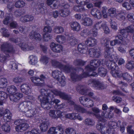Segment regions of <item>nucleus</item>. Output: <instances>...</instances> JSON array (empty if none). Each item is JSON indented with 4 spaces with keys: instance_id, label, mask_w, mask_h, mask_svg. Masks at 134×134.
<instances>
[{
    "instance_id": "1",
    "label": "nucleus",
    "mask_w": 134,
    "mask_h": 134,
    "mask_svg": "<svg viewBox=\"0 0 134 134\" xmlns=\"http://www.w3.org/2000/svg\"><path fill=\"white\" fill-rule=\"evenodd\" d=\"M102 61L103 60L102 59L91 60L90 62V65H89L85 67V70H86L85 72L79 76L75 74V72L74 74H73L72 73L71 75V80L74 81H76L88 76L97 77L98 74L93 71L96 69V68L99 66Z\"/></svg>"
},
{
    "instance_id": "2",
    "label": "nucleus",
    "mask_w": 134,
    "mask_h": 134,
    "mask_svg": "<svg viewBox=\"0 0 134 134\" xmlns=\"http://www.w3.org/2000/svg\"><path fill=\"white\" fill-rule=\"evenodd\" d=\"M40 92L41 94L38 98L41 102L42 107L45 109H50L52 107V103L49 102V99L53 97L52 94L44 89H42Z\"/></svg>"
},
{
    "instance_id": "3",
    "label": "nucleus",
    "mask_w": 134,
    "mask_h": 134,
    "mask_svg": "<svg viewBox=\"0 0 134 134\" xmlns=\"http://www.w3.org/2000/svg\"><path fill=\"white\" fill-rule=\"evenodd\" d=\"M101 43L102 44H104L105 48V49L104 56L105 57L109 58L111 60L115 59L117 60L118 57V55L115 53H112L114 51L113 48L109 47V41L105 38H104L101 40Z\"/></svg>"
},
{
    "instance_id": "4",
    "label": "nucleus",
    "mask_w": 134,
    "mask_h": 134,
    "mask_svg": "<svg viewBox=\"0 0 134 134\" xmlns=\"http://www.w3.org/2000/svg\"><path fill=\"white\" fill-rule=\"evenodd\" d=\"M52 63L53 67L59 68L60 70L63 71L65 73H68L71 72V75L72 73L73 74H74L76 71L75 69H73L71 65H64L61 63L56 60H52Z\"/></svg>"
},
{
    "instance_id": "5",
    "label": "nucleus",
    "mask_w": 134,
    "mask_h": 134,
    "mask_svg": "<svg viewBox=\"0 0 134 134\" xmlns=\"http://www.w3.org/2000/svg\"><path fill=\"white\" fill-rule=\"evenodd\" d=\"M52 75L53 78L59 82L60 85L62 86H63L65 85V77L61 71L58 70H56L52 71Z\"/></svg>"
},
{
    "instance_id": "6",
    "label": "nucleus",
    "mask_w": 134,
    "mask_h": 134,
    "mask_svg": "<svg viewBox=\"0 0 134 134\" xmlns=\"http://www.w3.org/2000/svg\"><path fill=\"white\" fill-rule=\"evenodd\" d=\"M91 83L93 86L99 90H103L106 88V86L103 82L97 79H91L89 80V83Z\"/></svg>"
},
{
    "instance_id": "7",
    "label": "nucleus",
    "mask_w": 134,
    "mask_h": 134,
    "mask_svg": "<svg viewBox=\"0 0 134 134\" xmlns=\"http://www.w3.org/2000/svg\"><path fill=\"white\" fill-rule=\"evenodd\" d=\"M23 119H19L15 121L14 123L15 125H18L15 127V130L17 132H22L27 129L29 127L28 124L26 123H23L21 122Z\"/></svg>"
},
{
    "instance_id": "8",
    "label": "nucleus",
    "mask_w": 134,
    "mask_h": 134,
    "mask_svg": "<svg viewBox=\"0 0 134 134\" xmlns=\"http://www.w3.org/2000/svg\"><path fill=\"white\" fill-rule=\"evenodd\" d=\"M95 116L98 121H103L105 118H112L114 116V114L111 111H109V112L103 111L102 112L101 115L100 114H96Z\"/></svg>"
},
{
    "instance_id": "9",
    "label": "nucleus",
    "mask_w": 134,
    "mask_h": 134,
    "mask_svg": "<svg viewBox=\"0 0 134 134\" xmlns=\"http://www.w3.org/2000/svg\"><path fill=\"white\" fill-rule=\"evenodd\" d=\"M96 127L102 134H114L113 130L111 132V129L106 127L101 123L98 122L96 125Z\"/></svg>"
},
{
    "instance_id": "10",
    "label": "nucleus",
    "mask_w": 134,
    "mask_h": 134,
    "mask_svg": "<svg viewBox=\"0 0 134 134\" xmlns=\"http://www.w3.org/2000/svg\"><path fill=\"white\" fill-rule=\"evenodd\" d=\"M120 32L124 38H127L129 35V33L134 32V25H131L126 27L124 29L120 30Z\"/></svg>"
},
{
    "instance_id": "11",
    "label": "nucleus",
    "mask_w": 134,
    "mask_h": 134,
    "mask_svg": "<svg viewBox=\"0 0 134 134\" xmlns=\"http://www.w3.org/2000/svg\"><path fill=\"white\" fill-rule=\"evenodd\" d=\"M63 132L62 126L60 125L51 127L48 131V134H62Z\"/></svg>"
},
{
    "instance_id": "12",
    "label": "nucleus",
    "mask_w": 134,
    "mask_h": 134,
    "mask_svg": "<svg viewBox=\"0 0 134 134\" xmlns=\"http://www.w3.org/2000/svg\"><path fill=\"white\" fill-rule=\"evenodd\" d=\"M1 49L5 53H14L15 50L10 44L8 42L4 43L1 46Z\"/></svg>"
},
{
    "instance_id": "13",
    "label": "nucleus",
    "mask_w": 134,
    "mask_h": 134,
    "mask_svg": "<svg viewBox=\"0 0 134 134\" xmlns=\"http://www.w3.org/2000/svg\"><path fill=\"white\" fill-rule=\"evenodd\" d=\"M49 114L50 116L52 118H57L63 117L64 112L57 110H51Z\"/></svg>"
},
{
    "instance_id": "14",
    "label": "nucleus",
    "mask_w": 134,
    "mask_h": 134,
    "mask_svg": "<svg viewBox=\"0 0 134 134\" xmlns=\"http://www.w3.org/2000/svg\"><path fill=\"white\" fill-rule=\"evenodd\" d=\"M52 31L50 26H45L43 29V31L45 33L43 35L44 40L47 41L52 38V36L49 34L51 33Z\"/></svg>"
},
{
    "instance_id": "15",
    "label": "nucleus",
    "mask_w": 134,
    "mask_h": 134,
    "mask_svg": "<svg viewBox=\"0 0 134 134\" xmlns=\"http://www.w3.org/2000/svg\"><path fill=\"white\" fill-rule=\"evenodd\" d=\"M50 46L51 50L54 52L59 53L63 51V47L60 44L52 42L51 43Z\"/></svg>"
},
{
    "instance_id": "16",
    "label": "nucleus",
    "mask_w": 134,
    "mask_h": 134,
    "mask_svg": "<svg viewBox=\"0 0 134 134\" xmlns=\"http://www.w3.org/2000/svg\"><path fill=\"white\" fill-rule=\"evenodd\" d=\"M118 58L117 60L114 59L113 60H110L109 58L105 57L107 60L106 61V64L107 67L109 69H110L111 70L115 69H118V67L116 66V65L115 63L113 62V61L115 60L117 62L119 58V56L118 55Z\"/></svg>"
},
{
    "instance_id": "17",
    "label": "nucleus",
    "mask_w": 134,
    "mask_h": 134,
    "mask_svg": "<svg viewBox=\"0 0 134 134\" xmlns=\"http://www.w3.org/2000/svg\"><path fill=\"white\" fill-rule=\"evenodd\" d=\"M31 104L25 101L20 103L18 106L19 110L21 112H24L31 108Z\"/></svg>"
},
{
    "instance_id": "18",
    "label": "nucleus",
    "mask_w": 134,
    "mask_h": 134,
    "mask_svg": "<svg viewBox=\"0 0 134 134\" xmlns=\"http://www.w3.org/2000/svg\"><path fill=\"white\" fill-rule=\"evenodd\" d=\"M89 54L91 57L98 58L101 55L100 50L99 49L91 48L89 50Z\"/></svg>"
},
{
    "instance_id": "19",
    "label": "nucleus",
    "mask_w": 134,
    "mask_h": 134,
    "mask_svg": "<svg viewBox=\"0 0 134 134\" xmlns=\"http://www.w3.org/2000/svg\"><path fill=\"white\" fill-rule=\"evenodd\" d=\"M23 96V95L21 93L19 92H15L13 94L10 95L9 98L11 101L16 102L18 101Z\"/></svg>"
},
{
    "instance_id": "20",
    "label": "nucleus",
    "mask_w": 134,
    "mask_h": 134,
    "mask_svg": "<svg viewBox=\"0 0 134 134\" xmlns=\"http://www.w3.org/2000/svg\"><path fill=\"white\" fill-rule=\"evenodd\" d=\"M30 79L35 85L42 86L44 85V82L38 77H31Z\"/></svg>"
},
{
    "instance_id": "21",
    "label": "nucleus",
    "mask_w": 134,
    "mask_h": 134,
    "mask_svg": "<svg viewBox=\"0 0 134 134\" xmlns=\"http://www.w3.org/2000/svg\"><path fill=\"white\" fill-rule=\"evenodd\" d=\"M12 114L10 110L6 109L5 110V114L3 116V119L5 122H9L11 121Z\"/></svg>"
},
{
    "instance_id": "22",
    "label": "nucleus",
    "mask_w": 134,
    "mask_h": 134,
    "mask_svg": "<svg viewBox=\"0 0 134 134\" xmlns=\"http://www.w3.org/2000/svg\"><path fill=\"white\" fill-rule=\"evenodd\" d=\"M59 96L63 99L68 100V103L71 105L74 104V102L70 99L71 97L70 95H68L65 93L61 92Z\"/></svg>"
},
{
    "instance_id": "23",
    "label": "nucleus",
    "mask_w": 134,
    "mask_h": 134,
    "mask_svg": "<svg viewBox=\"0 0 134 134\" xmlns=\"http://www.w3.org/2000/svg\"><path fill=\"white\" fill-rule=\"evenodd\" d=\"M123 40V38L122 36L118 35L115 37V40L110 41V45L111 46H113L117 44H119L122 42Z\"/></svg>"
},
{
    "instance_id": "24",
    "label": "nucleus",
    "mask_w": 134,
    "mask_h": 134,
    "mask_svg": "<svg viewBox=\"0 0 134 134\" xmlns=\"http://www.w3.org/2000/svg\"><path fill=\"white\" fill-rule=\"evenodd\" d=\"M29 37L31 39L38 40H40L42 38L41 35L39 33L34 31H32L30 33Z\"/></svg>"
},
{
    "instance_id": "25",
    "label": "nucleus",
    "mask_w": 134,
    "mask_h": 134,
    "mask_svg": "<svg viewBox=\"0 0 134 134\" xmlns=\"http://www.w3.org/2000/svg\"><path fill=\"white\" fill-rule=\"evenodd\" d=\"M91 14L94 17L98 19H100L102 17L100 10L96 9H92L91 11Z\"/></svg>"
},
{
    "instance_id": "26",
    "label": "nucleus",
    "mask_w": 134,
    "mask_h": 134,
    "mask_svg": "<svg viewBox=\"0 0 134 134\" xmlns=\"http://www.w3.org/2000/svg\"><path fill=\"white\" fill-rule=\"evenodd\" d=\"M21 91L27 95L31 92V88L29 85L27 84H22L20 87Z\"/></svg>"
},
{
    "instance_id": "27",
    "label": "nucleus",
    "mask_w": 134,
    "mask_h": 134,
    "mask_svg": "<svg viewBox=\"0 0 134 134\" xmlns=\"http://www.w3.org/2000/svg\"><path fill=\"white\" fill-rule=\"evenodd\" d=\"M74 107V109L77 112H81L82 113H87L88 114H92L93 113L91 111H87V110L84 108H82L79 105H76L74 102V104L72 105Z\"/></svg>"
},
{
    "instance_id": "28",
    "label": "nucleus",
    "mask_w": 134,
    "mask_h": 134,
    "mask_svg": "<svg viewBox=\"0 0 134 134\" xmlns=\"http://www.w3.org/2000/svg\"><path fill=\"white\" fill-rule=\"evenodd\" d=\"M70 25L71 29L74 31H78L80 30V25L77 22H71L70 23Z\"/></svg>"
},
{
    "instance_id": "29",
    "label": "nucleus",
    "mask_w": 134,
    "mask_h": 134,
    "mask_svg": "<svg viewBox=\"0 0 134 134\" xmlns=\"http://www.w3.org/2000/svg\"><path fill=\"white\" fill-rule=\"evenodd\" d=\"M82 24L86 26H90L93 24L92 20L88 17L85 18H82Z\"/></svg>"
},
{
    "instance_id": "30",
    "label": "nucleus",
    "mask_w": 134,
    "mask_h": 134,
    "mask_svg": "<svg viewBox=\"0 0 134 134\" xmlns=\"http://www.w3.org/2000/svg\"><path fill=\"white\" fill-rule=\"evenodd\" d=\"M97 43V41L95 39L90 37L88 38L85 41V43L88 46H93Z\"/></svg>"
},
{
    "instance_id": "31",
    "label": "nucleus",
    "mask_w": 134,
    "mask_h": 134,
    "mask_svg": "<svg viewBox=\"0 0 134 134\" xmlns=\"http://www.w3.org/2000/svg\"><path fill=\"white\" fill-rule=\"evenodd\" d=\"M34 19L33 16L31 15H27L21 17L20 20L22 22L25 23L32 21Z\"/></svg>"
},
{
    "instance_id": "32",
    "label": "nucleus",
    "mask_w": 134,
    "mask_h": 134,
    "mask_svg": "<svg viewBox=\"0 0 134 134\" xmlns=\"http://www.w3.org/2000/svg\"><path fill=\"white\" fill-rule=\"evenodd\" d=\"M36 109H31V107L29 109L27 110L25 112L26 116L28 117H31L33 116L37 113Z\"/></svg>"
},
{
    "instance_id": "33",
    "label": "nucleus",
    "mask_w": 134,
    "mask_h": 134,
    "mask_svg": "<svg viewBox=\"0 0 134 134\" xmlns=\"http://www.w3.org/2000/svg\"><path fill=\"white\" fill-rule=\"evenodd\" d=\"M49 124V122L46 120L42 122L40 125L41 131L43 132L46 131L47 130Z\"/></svg>"
},
{
    "instance_id": "34",
    "label": "nucleus",
    "mask_w": 134,
    "mask_h": 134,
    "mask_svg": "<svg viewBox=\"0 0 134 134\" xmlns=\"http://www.w3.org/2000/svg\"><path fill=\"white\" fill-rule=\"evenodd\" d=\"M17 90L16 87L14 85L8 86L7 88V92L10 95L14 94Z\"/></svg>"
},
{
    "instance_id": "35",
    "label": "nucleus",
    "mask_w": 134,
    "mask_h": 134,
    "mask_svg": "<svg viewBox=\"0 0 134 134\" xmlns=\"http://www.w3.org/2000/svg\"><path fill=\"white\" fill-rule=\"evenodd\" d=\"M10 40L16 44L18 45L22 49V47L24 44V42L21 38H11Z\"/></svg>"
},
{
    "instance_id": "36",
    "label": "nucleus",
    "mask_w": 134,
    "mask_h": 134,
    "mask_svg": "<svg viewBox=\"0 0 134 134\" xmlns=\"http://www.w3.org/2000/svg\"><path fill=\"white\" fill-rule=\"evenodd\" d=\"M70 13V10L68 9H63L59 11V14L62 17H65L69 15Z\"/></svg>"
},
{
    "instance_id": "37",
    "label": "nucleus",
    "mask_w": 134,
    "mask_h": 134,
    "mask_svg": "<svg viewBox=\"0 0 134 134\" xmlns=\"http://www.w3.org/2000/svg\"><path fill=\"white\" fill-rule=\"evenodd\" d=\"M34 48L33 46L31 43H25L22 47V49L24 51L32 50Z\"/></svg>"
},
{
    "instance_id": "38",
    "label": "nucleus",
    "mask_w": 134,
    "mask_h": 134,
    "mask_svg": "<svg viewBox=\"0 0 134 134\" xmlns=\"http://www.w3.org/2000/svg\"><path fill=\"white\" fill-rule=\"evenodd\" d=\"M126 13L123 11L121 12L120 13L116 14L115 17L116 19L120 20H124L126 18L125 15Z\"/></svg>"
},
{
    "instance_id": "39",
    "label": "nucleus",
    "mask_w": 134,
    "mask_h": 134,
    "mask_svg": "<svg viewBox=\"0 0 134 134\" xmlns=\"http://www.w3.org/2000/svg\"><path fill=\"white\" fill-rule=\"evenodd\" d=\"M7 80L4 78L0 79V88H5L8 84Z\"/></svg>"
},
{
    "instance_id": "40",
    "label": "nucleus",
    "mask_w": 134,
    "mask_h": 134,
    "mask_svg": "<svg viewBox=\"0 0 134 134\" xmlns=\"http://www.w3.org/2000/svg\"><path fill=\"white\" fill-rule=\"evenodd\" d=\"M85 46L84 43H81L78 45V50L80 53H85L87 52V49H85Z\"/></svg>"
},
{
    "instance_id": "41",
    "label": "nucleus",
    "mask_w": 134,
    "mask_h": 134,
    "mask_svg": "<svg viewBox=\"0 0 134 134\" xmlns=\"http://www.w3.org/2000/svg\"><path fill=\"white\" fill-rule=\"evenodd\" d=\"M110 73L113 76L115 77H121V72L118 70V69L111 70Z\"/></svg>"
},
{
    "instance_id": "42",
    "label": "nucleus",
    "mask_w": 134,
    "mask_h": 134,
    "mask_svg": "<svg viewBox=\"0 0 134 134\" xmlns=\"http://www.w3.org/2000/svg\"><path fill=\"white\" fill-rule=\"evenodd\" d=\"M116 10L115 8H111L109 9L108 10V13L109 16L111 17L116 16Z\"/></svg>"
},
{
    "instance_id": "43",
    "label": "nucleus",
    "mask_w": 134,
    "mask_h": 134,
    "mask_svg": "<svg viewBox=\"0 0 134 134\" xmlns=\"http://www.w3.org/2000/svg\"><path fill=\"white\" fill-rule=\"evenodd\" d=\"M107 71L103 68H100L98 70V73L99 75L102 77H104L106 75Z\"/></svg>"
},
{
    "instance_id": "44",
    "label": "nucleus",
    "mask_w": 134,
    "mask_h": 134,
    "mask_svg": "<svg viewBox=\"0 0 134 134\" xmlns=\"http://www.w3.org/2000/svg\"><path fill=\"white\" fill-rule=\"evenodd\" d=\"M25 102L30 103L31 107L32 103L35 100V98L32 95L27 96L25 97Z\"/></svg>"
},
{
    "instance_id": "45",
    "label": "nucleus",
    "mask_w": 134,
    "mask_h": 134,
    "mask_svg": "<svg viewBox=\"0 0 134 134\" xmlns=\"http://www.w3.org/2000/svg\"><path fill=\"white\" fill-rule=\"evenodd\" d=\"M12 15L6 14L3 20V23L5 25L8 24L12 20Z\"/></svg>"
},
{
    "instance_id": "46",
    "label": "nucleus",
    "mask_w": 134,
    "mask_h": 134,
    "mask_svg": "<svg viewBox=\"0 0 134 134\" xmlns=\"http://www.w3.org/2000/svg\"><path fill=\"white\" fill-rule=\"evenodd\" d=\"M121 77H122L123 79L127 81H130L132 79V77L130 74L127 73H122L121 72Z\"/></svg>"
},
{
    "instance_id": "47",
    "label": "nucleus",
    "mask_w": 134,
    "mask_h": 134,
    "mask_svg": "<svg viewBox=\"0 0 134 134\" xmlns=\"http://www.w3.org/2000/svg\"><path fill=\"white\" fill-rule=\"evenodd\" d=\"M25 3L23 1L19 0L16 2L15 4V7L18 8H21L25 6Z\"/></svg>"
},
{
    "instance_id": "48",
    "label": "nucleus",
    "mask_w": 134,
    "mask_h": 134,
    "mask_svg": "<svg viewBox=\"0 0 134 134\" xmlns=\"http://www.w3.org/2000/svg\"><path fill=\"white\" fill-rule=\"evenodd\" d=\"M1 128L3 131L6 132H9L10 129V125L7 123L3 124L1 126Z\"/></svg>"
},
{
    "instance_id": "49",
    "label": "nucleus",
    "mask_w": 134,
    "mask_h": 134,
    "mask_svg": "<svg viewBox=\"0 0 134 134\" xmlns=\"http://www.w3.org/2000/svg\"><path fill=\"white\" fill-rule=\"evenodd\" d=\"M30 60L29 63L32 65H35L37 62V58L35 55H30L29 57Z\"/></svg>"
},
{
    "instance_id": "50",
    "label": "nucleus",
    "mask_w": 134,
    "mask_h": 134,
    "mask_svg": "<svg viewBox=\"0 0 134 134\" xmlns=\"http://www.w3.org/2000/svg\"><path fill=\"white\" fill-rule=\"evenodd\" d=\"M15 0H10L9 2L8 3L7 8L9 12L12 11L14 8V3Z\"/></svg>"
},
{
    "instance_id": "51",
    "label": "nucleus",
    "mask_w": 134,
    "mask_h": 134,
    "mask_svg": "<svg viewBox=\"0 0 134 134\" xmlns=\"http://www.w3.org/2000/svg\"><path fill=\"white\" fill-rule=\"evenodd\" d=\"M56 41L59 43H62L65 42L66 39L64 36L62 35H58L56 38Z\"/></svg>"
},
{
    "instance_id": "52",
    "label": "nucleus",
    "mask_w": 134,
    "mask_h": 134,
    "mask_svg": "<svg viewBox=\"0 0 134 134\" xmlns=\"http://www.w3.org/2000/svg\"><path fill=\"white\" fill-rule=\"evenodd\" d=\"M77 113H72L64 114L63 117L65 116L66 118L70 119L71 120H75L76 118V115Z\"/></svg>"
},
{
    "instance_id": "53",
    "label": "nucleus",
    "mask_w": 134,
    "mask_h": 134,
    "mask_svg": "<svg viewBox=\"0 0 134 134\" xmlns=\"http://www.w3.org/2000/svg\"><path fill=\"white\" fill-rule=\"evenodd\" d=\"M53 31L56 33L61 34L64 31V29L61 26H56L54 27Z\"/></svg>"
},
{
    "instance_id": "54",
    "label": "nucleus",
    "mask_w": 134,
    "mask_h": 134,
    "mask_svg": "<svg viewBox=\"0 0 134 134\" xmlns=\"http://www.w3.org/2000/svg\"><path fill=\"white\" fill-rule=\"evenodd\" d=\"M91 31L87 29H85L82 30L81 32V36L86 37L88 35L91 34Z\"/></svg>"
},
{
    "instance_id": "55",
    "label": "nucleus",
    "mask_w": 134,
    "mask_h": 134,
    "mask_svg": "<svg viewBox=\"0 0 134 134\" xmlns=\"http://www.w3.org/2000/svg\"><path fill=\"white\" fill-rule=\"evenodd\" d=\"M86 63V62L81 59H76L75 60L74 64L75 66H83Z\"/></svg>"
},
{
    "instance_id": "56",
    "label": "nucleus",
    "mask_w": 134,
    "mask_h": 134,
    "mask_svg": "<svg viewBox=\"0 0 134 134\" xmlns=\"http://www.w3.org/2000/svg\"><path fill=\"white\" fill-rule=\"evenodd\" d=\"M85 124L88 126H92L95 125V122L92 119L90 118H87L85 120Z\"/></svg>"
},
{
    "instance_id": "57",
    "label": "nucleus",
    "mask_w": 134,
    "mask_h": 134,
    "mask_svg": "<svg viewBox=\"0 0 134 134\" xmlns=\"http://www.w3.org/2000/svg\"><path fill=\"white\" fill-rule=\"evenodd\" d=\"M8 97L7 93L3 91H0V99L2 100L6 99Z\"/></svg>"
},
{
    "instance_id": "58",
    "label": "nucleus",
    "mask_w": 134,
    "mask_h": 134,
    "mask_svg": "<svg viewBox=\"0 0 134 134\" xmlns=\"http://www.w3.org/2000/svg\"><path fill=\"white\" fill-rule=\"evenodd\" d=\"M49 58L46 56H42L40 58V61L44 64L46 65L49 62Z\"/></svg>"
},
{
    "instance_id": "59",
    "label": "nucleus",
    "mask_w": 134,
    "mask_h": 134,
    "mask_svg": "<svg viewBox=\"0 0 134 134\" xmlns=\"http://www.w3.org/2000/svg\"><path fill=\"white\" fill-rule=\"evenodd\" d=\"M9 54L7 55H5L3 54H0V62L4 63L9 57Z\"/></svg>"
},
{
    "instance_id": "60",
    "label": "nucleus",
    "mask_w": 134,
    "mask_h": 134,
    "mask_svg": "<svg viewBox=\"0 0 134 134\" xmlns=\"http://www.w3.org/2000/svg\"><path fill=\"white\" fill-rule=\"evenodd\" d=\"M24 79L20 77H16L13 79V81L16 83H17L23 82Z\"/></svg>"
},
{
    "instance_id": "61",
    "label": "nucleus",
    "mask_w": 134,
    "mask_h": 134,
    "mask_svg": "<svg viewBox=\"0 0 134 134\" xmlns=\"http://www.w3.org/2000/svg\"><path fill=\"white\" fill-rule=\"evenodd\" d=\"M66 134H76V131L75 129L73 128H68L65 130Z\"/></svg>"
},
{
    "instance_id": "62",
    "label": "nucleus",
    "mask_w": 134,
    "mask_h": 134,
    "mask_svg": "<svg viewBox=\"0 0 134 134\" xmlns=\"http://www.w3.org/2000/svg\"><path fill=\"white\" fill-rule=\"evenodd\" d=\"M126 68L129 69H131L134 68V62H129L125 65Z\"/></svg>"
},
{
    "instance_id": "63",
    "label": "nucleus",
    "mask_w": 134,
    "mask_h": 134,
    "mask_svg": "<svg viewBox=\"0 0 134 134\" xmlns=\"http://www.w3.org/2000/svg\"><path fill=\"white\" fill-rule=\"evenodd\" d=\"M44 5L43 3H41L38 5V8H37V10L35 12L36 14H38L40 13H41L44 10V9L43 8Z\"/></svg>"
},
{
    "instance_id": "64",
    "label": "nucleus",
    "mask_w": 134,
    "mask_h": 134,
    "mask_svg": "<svg viewBox=\"0 0 134 134\" xmlns=\"http://www.w3.org/2000/svg\"><path fill=\"white\" fill-rule=\"evenodd\" d=\"M39 131V130L34 129L30 131L25 132V134H40Z\"/></svg>"
}]
</instances>
